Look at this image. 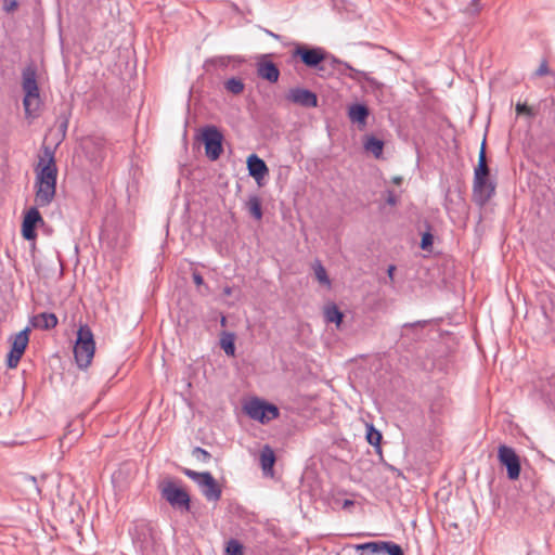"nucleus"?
<instances>
[{
	"label": "nucleus",
	"mask_w": 555,
	"mask_h": 555,
	"mask_svg": "<svg viewBox=\"0 0 555 555\" xmlns=\"http://www.w3.org/2000/svg\"><path fill=\"white\" fill-rule=\"evenodd\" d=\"M35 172V203L38 207L49 206L56 193L57 167L53 153L48 149L44 156L40 157Z\"/></svg>",
	"instance_id": "nucleus-1"
},
{
	"label": "nucleus",
	"mask_w": 555,
	"mask_h": 555,
	"mask_svg": "<svg viewBox=\"0 0 555 555\" xmlns=\"http://www.w3.org/2000/svg\"><path fill=\"white\" fill-rule=\"evenodd\" d=\"M22 88L25 93L23 104L27 116H34L40 104L37 68L35 64L27 65L22 73Z\"/></svg>",
	"instance_id": "nucleus-2"
},
{
	"label": "nucleus",
	"mask_w": 555,
	"mask_h": 555,
	"mask_svg": "<svg viewBox=\"0 0 555 555\" xmlns=\"http://www.w3.org/2000/svg\"><path fill=\"white\" fill-rule=\"evenodd\" d=\"M95 351V343L92 331L88 325H81L77 332V339L74 346V356L79 367L86 369L90 365Z\"/></svg>",
	"instance_id": "nucleus-3"
},
{
	"label": "nucleus",
	"mask_w": 555,
	"mask_h": 555,
	"mask_svg": "<svg viewBox=\"0 0 555 555\" xmlns=\"http://www.w3.org/2000/svg\"><path fill=\"white\" fill-rule=\"evenodd\" d=\"M245 413L254 421L267 424L280 415L276 405L254 398L244 404Z\"/></svg>",
	"instance_id": "nucleus-4"
},
{
	"label": "nucleus",
	"mask_w": 555,
	"mask_h": 555,
	"mask_svg": "<svg viewBox=\"0 0 555 555\" xmlns=\"http://www.w3.org/2000/svg\"><path fill=\"white\" fill-rule=\"evenodd\" d=\"M202 140L205 145L206 156L210 160H216L220 157L223 149V135L216 126H207L202 131Z\"/></svg>",
	"instance_id": "nucleus-5"
},
{
	"label": "nucleus",
	"mask_w": 555,
	"mask_h": 555,
	"mask_svg": "<svg viewBox=\"0 0 555 555\" xmlns=\"http://www.w3.org/2000/svg\"><path fill=\"white\" fill-rule=\"evenodd\" d=\"M496 183L490 177H474L473 199L482 207L495 194Z\"/></svg>",
	"instance_id": "nucleus-6"
},
{
	"label": "nucleus",
	"mask_w": 555,
	"mask_h": 555,
	"mask_svg": "<svg viewBox=\"0 0 555 555\" xmlns=\"http://www.w3.org/2000/svg\"><path fill=\"white\" fill-rule=\"evenodd\" d=\"M162 495L173 507L190 509V495L181 488H178L172 481H167L162 487Z\"/></svg>",
	"instance_id": "nucleus-7"
},
{
	"label": "nucleus",
	"mask_w": 555,
	"mask_h": 555,
	"mask_svg": "<svg viewBox=\"0 0 555 555\" xmlns=\"http://www.w3.org/2000/svg\"><path fill=\"white\" fill-rule=\"evenodd\" d=\"M498 459L500 463L506 467L507 477L511 480H516L520 475V460L515 450L507 446H500L498 450Z\"/></svg>",
	"instance_id": "nucleus-8"
},
{
	"label": "nucleus",
	"mask_w": 555,
	"mask_h": 555,
	"mask_svg": "<svg viewBox=\"0 0 555 555\" xmlns=\"http://www.w3.org/2000/svg\"><path fill=\"white\" fill-rule=\"evenodd\" d=\"M28 328H25L17 333L12 341L11 351L8 354L7 364L10 369H14L18 365L22 356L28 345Z\"/></svg>",
	"instance_id": "nucleus-9"
},
{
	"label": "nucleus",
	"mask_w": 555,
	"mask_h": 555,
	"mask_svg": "<svg viewBox=\"0 0 555 555\" xmlns=\"http://www.w3.org/2000/svg\"><path fill=\"white\" fill-rule=\"evenodd\" d=\"M286 100L302 107H315L318 105L317 94L299 87L289 89Z\"/></svg>",
	"instance_id": "nucleus-10"
},
{
	"label": "nucleus",
	"mask_w": 555,
	"mask_h": 555,
	"mask_svg": "<svg viewBox=\"0 0 555 555\" xmlns=\"http://www.w3.org/2000/svg\"><path fill=\"white\" fill-rule=\"evenodd\" d=\"M38 223H43V219L38 211L37 207H31L25 215L22 223V235L27 241L36 238V227Z\"/></svg>",
	"instance_id": "nucleus-11"
},
{
	"label": "nucleus",
	"mask_w": 555,
	"mask_h": 555,
	"mask_svg": "<svg viewBox=\"0 0 555 555\" xmlns=\"http://www.w3.org/2000/svg\"><path fill=\"white\" fill-rule=\"evenodd\" d=\"M294 54L299 56L308 67H317L325 57L324 51L321 48L298 47Z\"/></svg>",
	"instance_id": "nucleus-12"
},
{
	"label": "nucleus",
	"mask_w": 555,
	"mask_h": 555,
	"mask_svg": "<svg viewBox=\"0 0 555 555\" xmlns=\"http://www.w3.org/2000/svg\"><path fill=\"white\" fill-rule=\"evenodd\" d=\"M247 169L249 176H251L259 185H261V181L268 175L269 169L263 159L258 157L256 154H251L247 158Z\"/></svg>",
	"instance_id": "nucleus-13"
},
{
	"label": "nucleus",
	"mask_w": 555,
	"mask_h": 555,
	"mask_svg": "<svg viewBox=\"0 0 555 555\" xmlns=\"http://www.w3.org/2000/svg\"><path fill=\"white\" fill-rule=\"evenodd\" d=\"M346 68L349 70L346 74L350 79L354 80L358 83H367L373 90H379L383 87V83L371 77L367 73L356 69L348 64H345Z\"/></svg>",
	"instance_id": "nucleus-14"
},
{
	"label": "nucleus",
	"mask_w": 555,
	"mask_h": 555,
	"mask_svg": "<svg viewBox=\"0 0 555 555\" xmlns=\"http://www.w3.org/2000/svg\"><path fill=\"white\" fill-rule=\"evenodd\" d=\"M257 74L260 78L274 83L279 80L280 70L278 66L270 61L259 62L257 64Z\"/></svg>",
	"instance_id": "nucleus-15"
},
{
	"label": "nucleus",
	"mask_w": 555,
	"mask_h": 555,
	"mask_svg": "<svg viewBox=\"0 0 555 555\" xmlns=\"http://www.w3.org/2000/svg\"><path fill=\"white\" fill-rule=\"evenodd\" d=\"M31 325L40 330H51L57 325V318L54 313L42 312L31 319Z\"/></svg>",
	"instance_id": "nucleus-16"
},
{
	"label": "nucleus",
	"mask_w": 555,
	"mask_h": 555,
	"mask_svg": "<svg viewBox=\"0 0 555 555\" xmlns=\"http://www.w3.org/2000/svg\"><path fill=\"white\" fill-rule=\"evenodd\" d=\"M275 463V454L273 449L266 444L260 452V465L266 476L273 475V465Z\"/></svg>",
	"instance_id": "nucleus-17"
},
{
	"label": "nucleus",
	"mask_w": 555,
	"mask_h": 555,
	"mask_svg": "<svg viewBox=\"0 0 555 555\" xmlns=\"http://www.w3.org/2000/svg\"><path fill=\"white\" fill-rule=\"evenodd\" d=\"M370 112L363 104H353L349 107L348 117L352 122L365 125Z\"/></svg>",
	"instance_id": "nucleus-18"
},
{
	"label": "nucleus",
	"mask_w": 555,
	"mask_h": 555,
	"mask_svg": "<svg viewBox=\"0 0 555 555\" xmlns=\"http://www.w3.org/2000/svg\"><path fill=\"white\" fill-rule=\"evenodd\" d=\"M208 481L207 485L202 488L203 495L208 501H218L221 498V489L214 477H205Z\"/></svg>",
	"instance_id": "nucleus-19"
},
{
	"label": "nucleus",
	"mask_w": 555,
	"mask_h": 555,
	"mask_svg": "<svg viewBox=\"0 0 555 555\" xmlns=\"http://www.w3.org/2000/svg\"><path fill=\"white\" fill-rule=\"evenodd\" d=\"M490 169L487 164V156H486V141L483 140L479 156H478V164L475 167L474 170V177H489Z\"/></svg>",
	"instance_id": "nucleus-20"
},
{
	"label": "nucleus",
	"mask_w": 555,
	"mask_h": 555,
	"mask_svg": "<svg viewBox=\"0 0 555 555\" xmlns=\"http://www.w3.org/2000/svg\"><path fill=\"white\" fill-rule=\"evenodd\" d=\"M384 142L373 135L367 137L364 141L365 151L372 153L376 158H378L383 153Z\"/></svg>",
	"instance_id": "nucleus-21"
},
{
	"label": "nucleus",
	"mask_w": 555,
	"mask_h": 555,
	"mask_svg": "<svg viewBox=\"0 0 555 555\" xmlns=\"http://www.w3.org/2000/svg\"><path fill=\"white\" fill-rule=\"evenodd\" d=\"M246 207L248 212L256 219L260 220L262 218V208L261 201L257 195L249 196Z\"/></svg>",
	"instance_id": "nucleus-22"
},
{
	"label": "nucleus",
	"mask_w": 555,
	"mask_h": 555,
	"mask_svg": "<svg viewBox=\"0 0 555 555\" xmlns=\"http://www.w3.org/2000/svg\"><path fill=\"white\" fill-rule=\"evenodd\" d=\"M235 336L232 333H223L220 339V347L227 356L234 357L235 354Z\"/></svg>",
	"instance_id": "nucleus-23"
},
{
	"label": "nucleus",
	"mask_w": 555,
	"mask_h": 555,
	"mask_svg": "<svg viewBox=\"0 0 555 555\" xmlns=\"http://www.w3.org/2000/svg\"><path fill=\"white\" fill-rule=\"evenodd\" d=\"M324 317L326 322L336 323L337 325H339L343 321V313L336 305L326 306L324 309Z\"/></svg>",
	"instance_id": "nucleus-24"
},
{
	"label": "nucleus",
	"mask_w": 555,
	"mask_h": 555,
	"mask_svg": "<svg viewBox=\"0 0 555 555\" xmlns=\"http://www.w3.org/2000/svg\"><path fill=\"white\" fill-rule=\"evenodd\" d=\"M224 88L232 94H241L244 91L245 85L242 79L232 77L224 82Z\"/></svg>",
	"instance_id": "nucleus-25"
},
{
	"label": "nucleus",
	"mask_w": 555,
	"mask_h": 555,
	"mask_svg": "<svg viewBox=\"0 0 555 555\" xmlns=\"http://www.w3.org/2000/svg\"><path fill=\"white\" fill-rule=\"evenodd\" d=\"M184 474L191 478L193 481H195L201 488H204L208 481L205 477H212V475L209 472L204 473H197L192 469H184Z\"/></svg>",
	"instance_id": "nucleus-26"
},
{
	"label": "nucleus",
	"mask_w": 555,
	"mask_h": 555,
	"mask_svg": "<svg viewBox=\"0 0 555 555\" xmlns=\"http://www.w3.org/2000/svg\"><path fill=\"white\" fill-rule=\"evenodd\" d=\"M313 271H314L317 280L321 284L330 286L331 281L328 279L327 272H326L325 268L323 267V264L319 260H317L313 263Z\"/></svg>",
	"instance_id": "nucleus-27"
},
{
	"label": "nucleus",
	"mask_w": 555,
	"mask_h": 555,
	"mask_svg": "<svg viewBox=\"0 0 555 555\" xmlns=\"http://www.w3.org/2000/svg\"><path fill=\"white\" fill-rule=\"evenodd\" d=\"M383 541L366 542L363 544L354 545L356 550L370 552L371 555H378L382 553Z\"/></svg>",
	"instance_id": "nucleus-28"
},
{
	"label": "nucleus",
	"mask_w": 555,
	"mask_h": 555,
	"mask_svg": "<svg viewBox=\"0 0 555 555\" xmlns=\"http://www.w3.org/2000/svg\"><path fill=\"white\" fill-rule=\"evenodd\" d=\"M382 553L388 555H404L402 547L392 541H383Z\"/></svg>",
	"instance_id": "nucleus-29"
},
{
	"label": "nucleus",
	"mask_w": 555,
	"mask_h": 555,
	"mask_svg": "<svg viewBox=\"0 0 555 555\" xmlns=\"http://www.w3.org/2000/svg\"><path fill=\"white\" fill-rule=\"evenodd\" d=\"M225 553L227 555H244V547L240 541L231 539L227 543Z\"/></svg>",
	"instance_id": "nucleus-30"
},
{
	"label": "nucleus",
	"mask_w": 555,
	"mask_h": 555,
	"mask_svg": "<svg viewBox=\"0 0 555 555\" xmlns=\"http://www.w3.org/2000/svg\"><path fill=\"white\" fill-rule=\"evenodd\" d=\"M366 439L370 444L378 447L382 440V434L375 429L373 425H369L366 430Z\"/></svg>",
	"instance_id": "nucleus-31"
},
{
	"label": "nucleus",
	"mask_w": 555,
	"mask_h": 555,
	"mask_svg": "<svg viewBox=\"0 0 555 555\" xmlns=\"http://www.w3.org/2000/svg\"><path fill=\"white\" fill-rule=\"evenodd\" d=\"M230 64L229 56H216L209 59L205 62V67L214 66V67H227Z\"/></svg>",
	"instance_id": "nucleus-32"
},
{
	"label": "nucleus",
	"mask_w": 555,
	"mask_h": 555,
	"mask_svg": "<svg viewBox=\"0 0 555 555\" xmlns=\"http://www.w3.org/2000/svg\"><path fill=\"white\" fill-rule=\"evenodd\" d=\"M515 111H516L517 115H527L528 117H533L535 115V112L533 111V108L529 107L525 103H517Z\"/></svg>",
	"instance_id": "nucleus-33"
},
{
	"label": "nucleus",
	"mask_w": 555,
	"mask_h": 555,
	"mask_svg": "<svg viewBox=\"0 0 555 555\" xmlns=\"http://www.w3.org/2000/svg\"><path fill=\"white\" fill-rule=\"evenodd\" d=\"M481 7L479 0H472L468 7L465 9V13L469 15H476L480 12Z\"/></svg>",
	"instance_id": "nucleus-34"
},
{
	"label": "nucleus",
	"mask_w": 555,
	"mask_h": 555,
	"mask_svg": "<svg viewBox=\"0 0 555 555\" xmlns=\"http://www.w3.org/2000/svg\"><path fill=\"white\" fill-rule=\"evenodd\" d=\"M193 455L196 456L197 460H202L204 462L208 461L211 456L209 452H207L205 449H202L199 447H196L193 450Z\"/></svg>",
	"instance_id": "nucleus-35"
},
{
	"label": "nucleus",
	"mask_w": 555,
	"mask_h": 555,
	"mask_svg": "<svg viewBox=\"0 0 555 555\" xmlns=\"http://www.w3.org/2000/svg\"><path fill=\"white\" fill-rule=\"evenodd\" d=\"M385 194H386L385 201L388 205L396 206L398 204V196L395 194L393 191L387 190L385 192Z\"/></svg>",
	"instance_id": "nucleus-36"
},
{
	"label": "nucleus",
	"mask_w": 555,
	"mask_h": 555,
	"mask_svg": "<svg viewBox=\"0 0 555 555\" xmlns=\"http://www.w3.org/2000/svg\"><path fill=\"white\" fill-rule=\"evenodd\" d=\"M16 0H3V10L8 13L13 12L17 8Z\"/></svg>",
	"instance_id": "nucleus-37"
},
{
	"label": "nucleus",
	"mask_w": 555,
	"mask_h": 555,
	"mask_svg": "<svg viewBox=\"0 0 555 555\" xmlns=\"http://www.w3.org/2000/svg\"><path fill=\"white\" fill-rule=\"evenodd\" d=\"M431 244H433V235L430 233H425L422 237V243H421L422 248L426 249Z\"/></svg>",
	"instance_id": "nucleus-38"
},
{
	"label": "nucleus",
	"mask_w": 555,
	"mask_h": 555,
	"mask_svg": "<svg viewBox=\"0 0 555 555\" xmlns=\"http://www.w3.org/2000/svg\"><path fill=\"white\" fill-rule=\"evenodd\" d=\"M548 74V66L546 62H542L538 69L535 70L537 76H544Z\"/></svg>",
	"instance_id": "nucleus-39"
},
{
	"label": "nucleus",
	"mask_w": 555,
	"mask_h": 555,
	"mask_svg": "<svg viewBox=\"0 0 555 555\" xmlns=\"http://www.w3.org/2000/svg\"><path fill=\"white\" fill-rule=\"evenodd\" d=\"M192 279H193V282L195 283L196 286H202L204 285V279L203 276L201 275L199 272L195 271L192 273Z\"/></svg>",
	"instance_id": "nucleus-40"
},
{
	"label": "nucleus",
	"mask_w": 555,
	"mask_h": 555,
	"mask_svg": "<svg viewBox=\"0 0 555 555\" xmlns=\"http://www.w3.org/2000/svg\"><path fill=\"white\" fill-rule=\"evenodd\" d=\"M24 479H25V481H26L27 483H29L30 486H33V487L36 489L37 493H39V492H40V491H39V489H38V487H37V480H36V478H35V477H33V476H26Z\"/></svg>",
	"instance_id": "nucleus-41"
},
{
	"label": "nucleus",
	"mask_w": 555,
	"mask_h": 555,
	"mask_svg": "<svg viewBox=\"0 0 555 555\" xmlns=\"http://www.w3.org/2000/svg\"><path fill=\"white\" fill-rule=\"evenodd\" d=\"M395 270H396V267L393 264L388 267L387 274L391 281L393 280Z\"/></svg>",
	"instance_id": "nucleus-42"
},
{
	"label": "nucleus",
	"mask_w": 555,
	"mask_h": 555,
	"mask_svg": "<svg viewBox=\"0 0 555 555\" xmlns=\"http://www.w3.org/2000/svg\"><path fill=\"white\" fill-rule=\"evenodd\" d=\"M392 182H393L395 184H398V185H399V184H401V183H402V178H401V177H399V176L393 177V178H392Z\"/></svg>",
	"instance_id": "nucleus-43"
},
{
	"label": "nucleus",
	"mask_w": 555,
	"mask_h": 555,
	"mask_svg": "<svg viewBox=\"0 0 555 555\" xmlns=\"http://www.w3.org/2000/svg\"><path fill=\"white\" fill-rule=\"evenodd\" d=\"M423 323L422 322H415V323H406L404 324V327H409V326H415V325H422Z\"/></svg>",
	"instance_id": "nucleus-44"
},
{
	"label": "nucleus",
	"mask_w": 555,
	"mask_h": 555,
	"mask_svg": "<svg viewBox=\"0 0 555 555\" xmlns=\"http://www.w3.org/2000/svg\"><path fill=\"white\" fill-rule=\"evenodd\" d=\"M223 292H224L225 295H231V288L230 287H225Z\"/></svg>",
	"instance_id": "nucleus-45"
},
{
	"label": "nucleus",
	"mask_w": 555,
	"mask_h": 555,
	"mask_svg": "<svg viewBox=\"0 0 555 555\" xmlns=\"http://www.w3.org/2000/svg\"><path fill=\"white\" fill-rule=\"evenodd\" d=\"M267 33H268L270 36L274 37V38H279V36H278V35H275V34H273L272 31L267 30Z\"/></svg>",
	"instance_id": "nucleus-46"
},
{
	"label": "nucleus",
	"mask_w": 555,
	"mask_h": 555,
	"mask_svg": "<svg viewBox=\"0 0 555 555\" xmlns=\"http://www.w3.org/2000/svg\"><path fill=\"white\" fill-rule=\"evenodd\" d=\"M351 504H352V502H351V501H346V502H345V505H347V506H350Z\"/></svg>",
	"instance_id": "nucleus-47"
},
{
	"label": "nucleus",
	"mask_w": 555,
	"mask_h": 555,
	"mask_svg": "<svg viewBox=\"0 0 555 555\" xmlns=\"http://www.w3.org/2000/svg\"><path fill=\"white\" fill-rule=\"evenodd\" d=\"M224 322H225V318L223 317L221 320V323L224 324Z\"/></svg>",
	"instance_id": "nucleus-48"
}]
</instances>
